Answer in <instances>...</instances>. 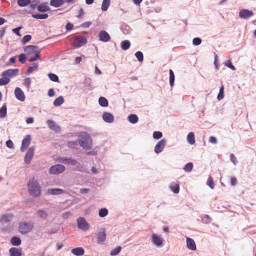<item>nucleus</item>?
<instances>
[{"label":"nucleus","mask_w":256,"mask_h":256,"mask_svg":"<svg viewBox=\"0 0 256 256\" xmlns=\"http://www.w3.org/2000/svg\"><path fill=\"white\" fill-rule=\"evenodd\" d=\"M46 124L48 128L51 130H53L56 132H59L60 130V126L56 124V122L52 120H48L46 121Z\"/></svg>","instance_id":"nucleus-17"},{"label":"nucleus","mask_w":256,"mask_h":256,"mask_svg":"<svg viewBox=\"0 0 256 256\" xmlns=\"http://www.w3.org/2000/svg\"><path fill=\"white\" fill-rule=\"evenodd\" d=\"M34 146L30 147L27 150L25 156L24 162L26 164H30L34 155Z\"/></svg>","instance_id":"nucleus-12"},{"label":"nucleus","mask_w":256,"mask_h":256,"mask_svg":"<svg viewBox=\"0 0 256 256\" xmlns=\"http://www.w3.org/2000/svg\"><path fill=\"white\" fill-rule=\"evenodd\" d=\"M10 82V78H4L2 77L0 78V86H5L8 84Z\"/></svg>","instance_id":"nucleus-48"},{"label":"nucleus","mask_w":256,"mask_h":256,"mask_svg":"<svg viewBox=\"0 0 256 256\" xmlns=\"http://www.w3.org/2000/svg\"><path fill=\"white\" fill-rule=\"evenodd\" d=\"M92 80L89 78H85L84 83L88 85V86L89 87L90 89L92 88V86L91 85Z\"/></svg>","instance_id":"nucleus-57"},{"label":"nucleus","mask_w":256,"mask_h":256,"mask_svg":"<svg viewBox=\"0 0 256 256\" xmlns=\"http://www.w3.org/2000/svg\"><path fill=\"white\" fill-rule=\"evenodd\" d=\"M91 24H92V22H86L82 23L81 24V26L82 28H88L90 26Z\"/></svg>","instance_id":"nucleus-63"},{"label":"nucleus","mask_w":256,"mask_h":256,"mask_svg":"<svg viewBox=\"0 0 256 256\" xmlns=\"http://www.w3.org/2000/svg\"><path fill=\"white\" fill-rule=\"evenodd\" d=\"M230 160L231 162L234 164L236 165L237 163V160L234 154H232L230 155Z\"/></svg>","instance_id":"nucleus-61"},{"label":"nucleus","mask_w":256,"mask_h":256,"mask_svg":"<svg viewBox=\"0 0 256 256\" xmlns=\"http://www.w3.org/2000/svg\"><path fill=\"white\" fill-rule=\"evenodd\" d=\"M80 146L84 149L88 150L92 148V138L88 134L80 132L78 135Z\"/></svg>","instance_id":"nucleus-2"},{"label":"nucleus","mask_w":256,"mask_h":256,"mask_svg":"<svg viewBox=\"0 0 256 256\" xmlns=\"http://www.w3.org/2000/svg\"><path fill=\"white\" fill-rule=\"evenodd\" d=\"M166 140L164 138L160 140L155 146L154 152L156 154H158L162 152L165 148Z\"/></svg>","instance_id":"nucleus-10"},{"label":"nucleus","mask_w":256,"mask_h":256,"mask_svg":"<svg viewBox=\"0 0 256 256\" xmlns=\"http://www.w3.org/2000/svg\"><path fill=\"white\" fill-rule=\"evenodd\" d=\"M169 82L171 86H174V82L175 80L174 74L173 70L171 69L169 70Z\"/></svg>","instance_id":"nucleus-34"},{"label":"nucleus","mask_w":256,"mask_h":256,"mask_svg":"<svg viewBox=\"0 0 256 256\" xmlns=\"http://www.w3.org/2000/svg\"><path fill=\"white\" fill-rule=\"evenodd\" d=\"M225 65L228 68L234 70H236L235 67L233 66L232 62L230 60H228L225 62Z\"/></svg>","instance_id":"nucleus-56"},{"label":"nucleus","mask_w":256,"mask_h":256,"mask_svg":"<svg viewBox=\"0 0 256 256\" xmlns=\"http://www.w3.org/2000/svg\"><path fill=\"white\" fill-rule=\"evenodd\" d=\"M36 214L38 217L43 220H46L48 216V212L42 209L38 210L36 212Z\"/></svg>","instance_id":"nucleus-20"},{"label":"nucleus","mask_w":256,"mask_h":256,"mask_svg":"<svg viewBox=\"0 0 256 256\" xmlns=\"http://www.w3.org/2000/svg\"><path fill=\"white\" fill-rule=\"evenodd\" d=\"M187 248L192 250H195L196 248L194 240L190 238H187L186 240Z\"/></svg>","instance_id":"nucleus-22"},{"label":"nucleus","mask_w":256,"mask_h":256,"mask_svg":"<svg viewBox=\"0 0 256 256\" xmlns=\"http://www.w3.org/2000/svg\"><path fill=\"white\" fill-rule=\"evenodd\" d=\"M31 137L30 134H27L22 140V146L20 148L21 152H23L29 146L30 143Z\"/></svg>","instance_id":"nucleus-14"},{"label":"nucleus","mask_w":256,"mask_h":256,"mask_svg":"<svg viewBox=\"0 0 256 256\" xmlns=\"http://www.w3.org/2000/svg\"><path fill=\"white\" fill-rule=\"evenodd\" d=\"M32 39V36L30 34H26L24 36L22 39V42L23 44H26V42H28Z\"/></svg>","instance_id":"nucleus-53"},{"label":"nucleus","mask_w":256,"mask_h":256,"mask_svg":"<svg viewBox=\"0 0 256 256\" xmlns=\"http://www.w3.org/2000/svg\"><path fill=\"white\" fill-rule=\"evenodd\" d=\"M72 252L76 256H81L84 254V250L82 247H78L72 249Z\"/></svg>","instance_id":"nucleus-25"},{"label":"nucleus","mask_w":256,"mask_h":256,"mask_svg":"<svg viewBox=\"0 0 256 256\" xmlns=\"http://www.w3.org/2000/svg\"><path fill=\"white\" fill-rule=\"evenodd\" d=\"M110 4V0H103L102 4V11H106L108 9Z\"/></svg>","instance_id":"nucleus-38"},{"label":"nucleus","mask_w":256,"mask_h":256,"mask_svg":"<svg viewBox=\"0 0 256 256\" xmlns=\"http://www.w3.org/2000/svg\"><path fill=\"white\" fill-rule=\"evenodd\" d=\"M193 168V164L192 162L187 163L184 167V170L186 172H190Z\"/></svg>","instance_id":"nucleus-44"},{"label":"nucleus","mask_w":256,"mask_h":256,"mask_svg":"<svg viewBox=\"0 0 256 256\" xmlns=\"http://www.w3.org/2000/svg\"><path fill=\"white\" fill-rule=\"evenodd\" d=\"M18 4L21 7L28 6L30 3V0H18Z\"/></svg>","instance_id":"nucleus-41"},{"label":"nucleus","mask_w":256,"mask_h":256,"mask_svg":"<svg viewBox=\"0 0 256 256\" xmlns=\"http://www.w3.org/2000/svg\"><path fill=\"white\" fill-rule=\"evenodd\" d=\"M170 189L174 194H178L180 192V186L178 184L172 183L170 186Z\"/></svg>","instance_id":"nucleus-29"},{"label":"nucleus","mask_w":256,"mask_h":256,"mask_svg":"<svg viewBox=\"0 0 256 256\" xmlns=\"http://www.w3.org/2000/svg\"><path fill=\"white\" fill-rule=\"evenodd\" d=\"M24 86L26 88H29L32 82L31 78H26L24 79Z\"/></svg>","instance_id":"nucleus-54"},{"label":"nucleus","mask_w":256,"mask_h":256,"mask_svg":"<svg viewBox=\"0 0 256 256\" xmlns=\"http://www.w3.org/2000/svg\"><path fill=\"white\" fill-rule=\"evenodd\" d=\"M48 94L50 97L54 96L55 94L54 90L53 88H50L48 90Z\"/></svg>","instance_id":"nucleus-64"},{"label":"nucleus","mask_w":256,"mask_h":256,"mask_svg":"<svg viewBox=\"0 0 256 256\" xmlns=\"http://www.w3.org/2000/svg\"><path fill=\"white\" fill-rule=\"evenodd\" d=\"M58 160L60 163L70 166H76L78 164H80L76 160L73 158L72 157H60Z\"/></svg>","instance_id":"nucleus-4"},{"label":"nucleus","mask_w":256,"mask_h":256,"mask_svg":"<svg viewBox=\"0 0 256 256\" xmlns=\"http://www.w3.org/2000/svg\"><path fill=\"white\" fill-rule=\"evenodd\" d=\"M7 108L6 104L0 108V117L4 118L6 116Z\"/></svg>","instance_id":"nucleus-40"},{"label":"nucleus","mask_w":256,"mask_h":256,"mask_svg":"<svg viewBox=\"0 0 256 256\" xmlns=\"http://www.w3.org/2000/svg\"><path fill=\"white\" fill-rule=\"evenodd\" d=\"M128 120L132 124H135L138 121V118L136 114H130L128 116Z\"/></svg>","instance_id":"nucleus-27"},{"label":"nucleus","mask_w":256,"mask_h":256,"mask_svg":"<svg viewBox=\"0 0 256 256\" xmlns=\"http://www.w3.org/2000/svg\"><path fill=\"white\" fill-rule=\"evenodd\" d=\"M33 228V225L30 223L22 222L20 224L18 229L19 232L24 234L30 232Z\"/></svg>","instance_id":"nucleus-6"},{"label":"nucleus","mask_w":256,"mask_h":256,"mask_svg":"<svg viewBox=\"0 0 256 256\" xmlns=\"http://www.w3.org/2000/svg\"><path fill=\"white\" fill-rule=\"evenodd\" d=\"M28 187V192L30 196L38 198L40 195V186L38 180L34 178L30 179Z\"/></svg>","instance_id":"nucleus-1"},{"label":"nucleus","mask_w":256,"mask_h":256,"mask_svg":"<svg viewBox=\"0 0 256 256\" xmlns=\"http://www.w3.org/2000/svg\"><path fill=\"white\" fill-rule=\"evenodd\" d=\"M207 184L208 186L214 189V182L212 178L210 176H209L208 181H207Z\"/></svg>","instance_id":"nucleus-50"},{"label":"nucleus","mask_w":256,"mask_h":256,"mask_svg":"<svg viewBox=\"0 0 256 256\" xmlns=\"http://www.w3.org/2000/svg\"><path fill=\"white\" fill-rule=\"evenodd\" d=\"M38 64L37 62L34 63L32 66H30L28 68V70L25 72V74L26 75H29L34 70H36L38 67Z\"/></svg>","instance_id":"nucleus-32"},{"label":"nucleus","mask_w":256,"mask_h":256,"mask_svg":"<svg viewBox=\"0 0 256 256\" xmlns=\"http://www.w3.org/2000/svg\"><path fill=\"white\" fill-rule=\"evenodd\" d=\"M40 58V54L38 52H36L34 55L32 56L29 60V62H34Z\"/></svg>","instance_id":"nucleus-52"},{"label":"nucleus","mask_w":256,"mask_h":256,"mask_svg":"<svg viewBox=\"0 0 256 256\" xmlns=\"http://www.w3.org/2000/svg\"><path fill=\"white\" fill-rule=\"evenodd\" d=\"M121 250H122L121 246H118L110 252V254L112 256H116V255L118 254L120 252Z\"/></svg>","instance_id":"nucleus-49"},{"label":"nucleus","mask_w":256,"mask_h":256,"mask_svg":"<svg viewBox=\"0 0 256 256\" xmlns=\"http://www.w3.org/2000/svg\"><path fill=\"white\" fill-rule=\"evenodd\" d=\"M210 142L214 144H216L217 143V139L214 136H210L209 138Z\"/></svg>","instance_id":"nucleus-62"},{"label":"nucleus","mask_w":256,"mask_h":256,"mask_svg":"<svg viewBox=\"0 0 256 256\" xmlns=\"http://www.w3.org/2000/svg\"><path fill=\"white\" fill-rule=\"evenodd\" d=\"M26 56L25 54H20L18 55V61L22 64H24L26 60Z\"/></svg>","instance_id":"nucleus-47"},{"label":"nucleus","mask_w":256,"mask_h":256,"mask_svg":"<svg viewBox=\"0 0 256 256\" xmlns=\"http://www.w3.org/2000/svg\"><path fill=\"white\" fill-rule=\"evenodd\" d=\"M74 28V25L70 22H68L66 24V29L68 31L71 30Z\"/></svg>","instance_id":"nucleus-59"},{"label":"nucleus","mask_w":256,"mask_h":256,"mask_svg":"<svg viewBox=\"0 0 256 256\" xmlns=\"http://www.w3.org/2000/svg\"><path fill=\"white\" fill-rule=\"evenodd\" d=\"M77 225L80 230L86 231L90 228V224L84 217H79L77 220Z\"/></svg>","instance_id":"nucleus-7"},{"label":"nucleus","mask_w":256,"mask_h":256,"mask_svg":"<svg viewBox=\"0 0 256 256\" xmlns=\"http://www.w3.org/2000/svg\"><path fill=\"white\" fill-rule=\"evenodd\" d=\"M106 238V234L104 229L103 228L98 232L97 234V242L98 244H102L104 242Z\"/></svg>","instance_id":"nucleus-19"},{"label":"nucleus","mask_w":256,"mask_h":256,"mask_svg":"<svg viewBox=\"0 0 256 256\" xmlns=\"http://www.w3.org/2000/svg\"><path fill=\"white\" fill-rule=\"evenodd\" d=\"M202 43V40L200 38H194L192 40V44L194 46H198Z\"/></svg>","instance_id":"nucleus-55"},{"label":"nucleus","mask_w":256,"mask_h":256,"mask_svg":"<svg viewBox=\"0 0 256 256\" xmlns=\"http://www.w3.org/2000/svg\"><path fill=\"white\" fill-rule=\"evenodd\" d=\"M135 56L136 58L138 60L139 62H142L144 60V55L142 52L140 51H138L136 52L135 54Z\"/></svg>","instance_id":"nucleus-45"},{"label":"nucleus","mask_w":256,"mask_h":256,"mask_svg":"<svg viewBox=\"0 0 256 256\" xmlns=\"http://www.w3.org/2000/svg\"><path fill=\"white\" fill-rule=\"evenodd\" d=\"M66 170L65 166L61 164L52 166L49 169V173L51 174H58L63 172Z\"/></svg>","instance_id":"nucleus-5"},{"label":"nucleus","mask_w":256,"mask_h":256,"mask_svg":"<svg viewBox=\"0 0 256 256\" xmlns=\"http://www.w3.org/2000/svg\"><path fill=\"white\" fill-rule=\"evenodd\" d=\"M68 147L72 148H77L79 144L78 138V140L70 141L68 143Z\"/></svg>","instance_id":"nucleus-39"},{"label":"nucleus","mask_w":256,"mask_h":256,"mask_svg":"<svg viewBox=\"0 0 256 256\" xmlns=\"http://www.w3.org/2000/svg\"><path fill=\"white\" fill-rule=\"evenodd\" d=\"M6 146L8 148H14V144L12 140H8L6 142Z\"/></svg>","instance_id":"nucleus-60"},{"label":"nucleus","mask_w":256,"mask_h":256,"mask_svg":"<svg viewBox=\"0 0 256 256\" xmlns=\"http://www.w3.org/2000/svg\"><path fill=\"white\" fill-rule=\"evenodd\" d=\"M102 117L103 120L107 123H112L114 121V117L110 112H104Z\"/></svg>","instance_id":"nucleus-18"},{"label":"nucleus","mask_w":256,"mask_h":256,"mask_svg":"<svg viewBox=\"0 0 256 256\" xmlns=\"http://www.w3.org/2000/svg\"><path fill=\"white\" fill-rule=\"evenodd\" d=\"M64 102V98L62 96H59L58 98L55 99L53 102V104L55 106H60Z\"/></svg>","instance_id":"nucleus-33"},{"label":"nucleus","mask_w":256,"mask_h":256,"mask_svg":"<svg viewBox=\"0 0 256 256\" xmlns=\"http://www.w3.org/2000/svg\"><path fill=\"white\" fill-rule=\"evenodd\" d=\"M153 138L156 140H158L162 136V134L161 132L156 131L153 132Z\"/></svg>","instance_id":"nucleus-51"},{"label":"nucleus","mask_w":256,"mask_h":256,"mask_svg":"<svg viewBox=\"0 0 256 256\" xmlns=\"http://www.w3.org/2000/svg\"><path fill=\"white\" fill-rule=\"evenodd\" d=\"M186 140L190 144H194L195 143V138L194 133L190 132L188 134L186 137Z\"/></svg>","instance_id":"nucleus-30"},{"label":"nucleus","mask_w":256,"mask_h":256,"mask_svg":"<svg viewBox=\"0 0 256 256\" xmlns=\"http://www.w3.org/2000/svg\"><path fill=\"white\" fill-rule=\"evenodd\" d=\"M64 192V190L61 188H49L48 190V193L52 195L61 194Z\"/></svg>","instance_id":"nucleus-23"},{"label":"nucleus","mask_w":256,"mask_h":256,"mask_svg":"<svg viewBox=\"0 0 256 256\" xmlns=\"http://www.w3.org/2000/svg\"><path fill=\"white\" fill-rule=\"evenodd\" d=\"M38 48V46L35 45H28L24 48V51L30 55L34 52H36V50Z\"/></svg>","instance_id":"nucleus-21"},{"label":"nucleus","mask_w":256,"mask_h":256,"mask_svg":"<svg viewBox=\"0 0 256 256\" xmlns=\"http://www.w3.org/2000/svg\"><path fill=\"white\" fill-rule=\"evenodd\" d=\"M48 16V15L47 14H32V17L36 19H40V20H45L47 18Z\"/></svg>","instance_id":"nucleus-36"},{"label":"nucleus","mask_w":256,"mask_h":256,"mask_svg":"<svg viewBox=\"0 0 256 256\" xmlns=\"http://www.w3.org/2000/svg\"><path fill=\"white\" fill-rule=\"evenodd\" d=\"M152 242L156 246L161 247L162 246L163 238L154 234L152 236Z\"/></svg>","instance_id":"nucleus-16"},{"label":"nucleus","mask_w":256,"mask_h":256,"mask_svg":"<svg viewBox=\"0 0 256 256\" xmlns=\"http://www.w3.org/2000/svg\"><path fill=\"white\" fill-rule=\"evenodd\" d=\"M22 28V26H18L15 28H14L12 30V32L16 34L17 36H20V30H21Z\"/></svg>","instance_id":"nucleus-58"},{"label":"nucleus","mask_w":256,"mask_h":256,"mask_svg":"<svg viewBox=\"0 0 256 256\" xmlns=\"http://www.w3.org/2000/svg\"><path fill=\"white\" fill-rule=\"evenodd\" d=\"M14 217L12 214H6L3 215L0 220V224H1L0 228L3 231H7L10 228L9 223Z\"/></svg>","instance_id":"nucleus-3"},{"label":"nucleus","mask_w":256,"mask_h":256,"mask_svg":"<svg viewBox=\"0 0 256 256\" xmlns=\"http://www.w3.org/2000/svg\"><path fill=\"white\" fill-rule=\"evenodd\" d=\"M19 70L18 68L8 69L4 71L2 73V76L8 78H13L18 74Z\"/></svg>","instance_id":"nucleus-9"},{"label":"nucleus","mask_w":256,"mask_h":256,"mask_svg":"<svg viewBox=\"0 0 256 256\" xmlns=\"http://www.w3.org/2000/svg\"><path fill=\"white\" fill-rule=\"evenodd\" d=\"M37 10L40 12H45L50 10L48 6L44 4H40L37 6Z\"/></svg>","instance_id":"nucleus-26"},{"label":"nucleus","mask_w":256,"mask_h":256,"mask_svg":"<svg viewBox=\"0 0 256 256\" xmlns=\"http://www.w3.org/2000/svg\"><path fill=\"white\" fill-rule=\"evenodd\" d=\"M130 46V42L128 40H124L121 42V48L123 50H127Z\"/></svg>","instance_id":"nucleus-37"},{"label":"nucleus","mask_w":256,"mask_h":256,"mask_svg":"<svg viewBox=\"0 0 256 256\" xmlns=\"http://www.w3.org/2000/svg\"><path fill=\"white\" fill-rule=\"evenodd\" d=\"M98 40L104 42H106L110 40V36L108 33L104 30H100L98 35Z\"/></svg>","instance_id":"nucleus-13"},{"label":"nucleus","mask_w":256,"mask_h":256,"mask_svg":"<svg viewBox=\"0 0 256 256\" xmlns=\"http://www.w3.org/2000/svg\"><path fill=\"white\" fill-rule=\"evenodd\" d=\"M87 42L86 38L82 36H76L74 38L72 45L75 48H80Z\"/></svg>","instance_id":"nucleus-8"},{"label":"nucleus","mask_w":256,"mask_h":256,"mask_svg":"<svg viewBox=\"0 0 256 256\" xmlns=\"http://www.w3.org/2000/svg\"><path fill=\"white\" fill-rule=\"evenodd\" d=\"M10 243L14 246H18L22 243L20 238L17 236H13L10 240Z\"/></svg>","instance_id":"nucleus-31"},{"label":"nucleus","mask_w":256,"mask_h":256,"mask_svg":"<svg viewBox=\"0 0 256 256\" xmlns=\"http://www.w3.org/2000/svg\"><path fill=\"white\" fill-rule=\"evenodd\" d=\"M108 213V211L106 208H102L99 210L98 216L101 218L106 216Z\"/></svg>","instance_id":"nucleus-42"},{"label":"nucleus","mask_w":256,"mask_h":256,"mask_svg":"<svg viewBox=\"0 0 256 256\" xmlns=\"http://www.w3.org/2000/svg\"><path fill=\"white\" fill-rule=\"evenodd\" d=\"M98 104H99L102 107H106L108 104V102L107 99L103 96H100L98 98Z\"/></svg>","instance_id":"nucleus-35"},{"label":"nucleus","mask_w":256,"mask_h":256,"mask_svg":"<svg viewBox=\"0 0 256 256\" xmlns=\"http://www.w3.org/2000/svg\"><path fill=\"white\" fill-rule=\"evenodd\" d=\"M64 0H51L50 4L54 8H58L64 4Z\"/></svg>","instance_id":"nucleus-28"},{"label":"nucleus","mask_w":256,"mask_h":256,"mask_svg":"<svg viewBox=\"0 0 256 256\" xmlns=\"http://www.w3.org/2000/svg\"><path fill=\"white\" fill-rule=\"evenodd\" d=\"M9 252L10 256H21L22 251L20 250L12 247L9 250Z\"/></svg>","instance_id":"nucleus-24"},{"label":"nucleus","mask_w":256,"mask_h":256,"mask_svg":"<svg viewBox=\"0 0 256 256\" xmlns=\"http://www.w3.org/2000/svg\"><path fill=\"white\" fill-rule=\"evenodd\" d=\"M224 86L222 84L220 88L219 92L217 96V99L218 100H220L224 98Z\"/></svg>","instance_id":"nucleus-43"},{"label":"nucleus","mask_w":256,"mask_h":256,"mask_svg":"<svg viewBox=\"0 0 256 256\" xmlns=\"http://www.w3.org/2000/svg\"><path fill=\"white\" fill-rule=\"evenodd\" d=\"M48 76L50 80L54 82H58V76L53 73H50L48 74Z\"/></svg>","instance_id":"nucleus-46"},{"label":"nucleus","mask_w":256,"mask_h":256,"mask_svg":"<svg viewBox=\"0 0 256 256\" xmlns=\"http://www.w3.org/2000/svg\"><path fill=\"white\" fill-rule=\"evenodd\" d=\"M254 14L252 11L243 8L239 12L238 16L241 18L247 20L253 16Z\"/></svg>","instance_id":"nucleus-11"},{"label":"nucleus","mask_w":256,"mask_h":256,"mask_svg":"<svg viewBox=\"0 0 256 256\" xmlns=\"http://www.w3.org/2000/svg\"><path fill=\"white\" fill-rule=\"evenodd\" d=\"M14 94L16 98L20 102H24L25 100V96L23 91L20 88L16 87L14 90Z\"/></svg>","instance_id":"nucleus-15"}]
</instances>
